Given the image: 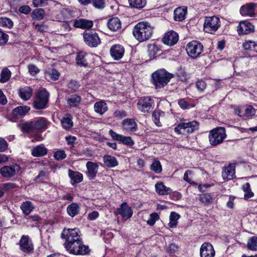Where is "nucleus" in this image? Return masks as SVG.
<instances>
[{
    "label": "nucleus",
    "mask_w": 257,
    "mask_h": 257,
    "mask_svg": "<svg viewBox=\"0 0 257 257\" xmlns=\"http://www.w3.org/2000/svg\"><path fill=\"white\" fill-rule=\"evenodd\" d=\"M154 27L147 22H140L134 27L133 33L139 42H144L150 39L153 35Z\"/></svg>",
    "instance_id": "obj_2"
},
{
    "label": "nucleus",
    "mask_w": 257,
    "mask_h": 257,
    "mask_svg": "<svg viewBox=\"0 0 257 257\" xmlns=\"http://www.w3.org/2000/svg\"><path fill=\"white\" fill-rule=\"evenodd\" d=\"M33 89L30 87L21 88L19 90L20 97L24 100L29 99L32 95Z\"/></svg>",
    "instance_id": "obj_29"
},
{
    "label": "nucleus",
    "mask_w": 257,
    "mask_h": 257,
    "mask_svg": "<svg viewBox=\"0 0 257 257\" xmlns=\"http://www.w3.org/2000/svg\"><path fill=\"white\" fill-rule=\"evenodd\" d=\"M30 110V107L28 106H19L13 110V114L16 116H23L25 115Z\"/></svg>",
    "instance_id": "obj_31"
},
{
    "label": "nucleus",
    "mask_w": 257,
    "mask_h": 257,
    "mask_svg": "<svg viewBox=\"0 0 257 257\" xmlns=\"http://www.w3.org/2000/svg\"><path fill=\"white\" fill-rule=\"evenodd\" d=\"M199 200L205 205L212 203L213 201V196L210 193L203 194L199 198Z\"/></svg>",
    "instance_id": "obj_46"
},
{
    "label": "nucleus",
    "mask_w": 257,
    "mask_h": 257,
    "mask_svg": "<svg viewBox=\"0 0 257 257\" xmlns=\"http://www.w3.org/2000/svg\"><path fill=\"white\" fill-rule=\"evenodd\" d=\"M61 236L65 239L64 246L66 250L74 254L84 255L89 253L87 246L83 245L80 231L77 228L64 229Z\"/></svg>",
    "instance_id": "obj_1"
},
{
    "label": "nucleus",
    "mask_w": 257,
    "mask_h": 257,
    "mask_svg": "<svg viewBox=\"0 0 257 257\" xmlns=\"http://www.w3.org/2000/svg\"><path fill=\"white\" fill-rule=\"evenodd\" d=\"M11 76V72L8 68H4L1 72L0 82L5 83L9 81Z\"/></svg>",
    "instance_id": "obj_43"
},
{
    "label": "nucleus",
    "mask_w": 257,
    "mask_h": 257,
    "mask_svg": "<svg viewBox=\"0 0 257 257\" xmlns=\"http://www.w3.org/2000/svg\"><path fill=\"white\" fill-rule=\"evenodd\" d=\"M156 191L161 195H166L172 192V189L167 187L162 182L157 183L155 184Z\"/></svg>",
    "instance_id": "obj_27"
},
{
    "label": "nucleus",
    "mask_w": 257,
    "mask_h": 257,
    "mask_svg": "<svg viewBox=\"0 0 257 257\" xmlns=\"http://www.w3.org/2000/svg\"><path fill=\"white\" fill-rule=\"evenodd\" d=\"M67 212L69 215L74 217L79 213V206L76 203H72L68 205L67 208Z\"/></svg>",
    "instance_id": "obj_36"
},
{
    "label": "nucleus",
    "mask_w": 257,
    "mask_h": 257,
    "mask_svg": "<svg viewBox=\"0 0 257 257\" xmlns=\"http://www.w3.org/2000/svg\"><path fill=\"white\" fill-rule=\"evenodd\" d=\"M257 43L254 41H246L243 44V47L246 50L256 51Z\"/></svg>",
    "instance_id": "obj_48"
},
{
    "label": "nucleus",
    "mask_w": 257,
    "mask_h": 257,
    "mask_svg": "<svg viewBox=\"0 0 257 257\" xmlns=\"http://www.w3.org/2000/svg\"><path fill=\"white\" fill-rule=\"evenodd\" d=\"M103 162L106 166L110 168H113L118 165L116 158L112 156H104L103 157Z\"/></svg>",
    "instance_id": "obj_34"
},
{
    "label": "nucleus",
    "mask_w": 257,
    "mask_h": 257,
    "mask_svg": "<svg viewBox=\"0 0 257 257\" xmlns=\"http://www.w3.org/2000/svg\"><path fill=\"white\" fill-rule=\"evenodd\" d=\"M86 166L87 170V177L90 180L94 179L98 172V164L96 163L89 161L87 162Z\"/></svg>",
    "instance_id": "obj_20"
},
{
    "label": "nucleus",
    "mask_w": 257,
    "mask_h": 257,
    "mask_svg": "<svg viewBox=\"0 0 257 257\" xmlns=\"http://www.w3.org/2000/svg\"><path fill=\"white\" fill-rule=\"evenodd\" d=\"M8 39L9 36L7 34L0 31V44L2 45L6 44Z\"/></svg>",
    "instance_id": "obj_62"
},
{
    "label": "nucleus",
    "mask_w": 257,
    "mask_h": 257,
    "mask_svg": "<svg viewBox=\"0 0 257 257\" xmlns=\"http://www.w3.org/2000/svg\"><path fill=\"white\" fill-rule=\"evenodd\" d=\"M222 176L224 180H230L235 177V166L229 165L225 167L222 172Z\"/></svg>",
    "instance_id": "obj_22"
},
{
    "label": "nucleus",
    "mask_w": 257,
    "mask_h": 257,
    "mask_svg": "<svg viewBox=\"0 0 257 257\" xmlns=\"http://www.w3.org/2000/svg\"><path fill=\"white\" fill-rule=\"evenodd\" d=\"M180 218V215L174 212H172L170 215V222L169 226L170 227H174L176 226L178 223V220Z\"/></svg>",
    "instance_id": "obj_44"
},
{
    "label": "nucleus",
    "mask_w": 257,
    "mask_h": 257,
    "mask_svg": "<svg viewBox=\"0 0 257 257\" xmlns=\"http://www.w3.org/2000/svg\"><path fill=\"white\" fill-rule=\"evenodd\" d=\"M138 109L143 113L151 111L155 107L154 100L150 97H143L139 99L137 102Z\"/></svg>",
    "instance_id": "obj_8"
},
{
    "label": "nucleus",
    "mask_w": 257,
    "mask_h": 257,
    "mask_svg": "<svg viewBox=\"0 0 257 257\" xmlns=\"http://www.w3.org/2000/svg\"><path fill=\"white\" fill-rule=\"evenodd\" d=\"M179 249V246L175 243H171L167 248V251L170 253H176Z\"/></svg>",
    "instance_id": "obj_55"
},
{
    "label": "nucleus",
    "mask_w": 257,
    "mask_h": 257,
    "mask_svg": "<svg viewBox=\"0 0 257 257\" xmlns=\"http://www.w3.org/2000/svg\"><path fill=\"white\" fill-rule=\"evenodd\" d=\"M29 72L32 75H35L37 73H38L40 71L39 69L34 64H29L28 66Z\"/></svg>",
    "instance_id": "obj_53"
},
{
    "label": "nucleus",
    "mask_w": 257,
    "mask_h": 257,
    "mask_svg": "<svg viewBox=\"0 0 257 257\" xmlns=\"http://www.w3.org/2000/svg\"><path fill=\"white\" fill-rule=\"evenodd\" d=\"M0 24L2 27L12 28L13 26V22L12 21L7 18H2L0 20Z\"/></svg>",
    "instance_id": "obj_50"
},
{
    "label": "nucleus",
    "mask_w": 257,
    "mask_h": 257,
    "mask_svg": "<svg viewBox=\"0 0 257 257\" xmlns=\"http://www.w3.org/2000/svg\"><path fill=\"white\" fill-rule=\"evenodd\" d=\"M172 77V74L164 69H161L152 74L151 81L156 88H162L168 84Z\"/></svg>",
    "instance_id": "obj_3"
},
{
    "label": "nucleus",
    "mask_w": 257,
    "mask_h": 257,
    "mask_svg": "<svg viewBox=\"0 0 257 257\" xmlns=\"http://www.w3.org/2000/svg\"><path fill=\"white\" fill-rule=\"evenodd\" d=\"M33 129L36 130H46L47 121L44 118H40L35 121H32Z\"/></svg>",
    "instance_id": "obj_32"
},
{
    "label": "nucleus",
    "mask_w": 257,
    "mask_h": 257,
    "mask_svg": "<svg viewBox=\"0 0 257 257\" xmlns=\"http://www.w3.org/2000/svg\"><path fill=\"white\" fill-rule=\"evenodd\" d=\"M21 167L19 165L15 164L12 166H5L3 167L0 172L2 176L6 178H10L19 173L21 170Z\"/></svg>",
    "instance_id": "obj_12"
},
{
    "label": "nucleus",
    "mask_w": 257,
    "mask_h": 257,
    "mask_svg": "<svg viewBox=\"0 0 257 257\" xmlns=\"http://www.w3.org/2000/svg\"><path fill=\"white\" fill-rule=\"evenodd\" d=\"M20 208L25 215H28L33 210L34 206L31 202L26 201L22 203Z\"/></svg>",
    "instance_id": "obj_33"
},
{
    "label": "nucleus",
    "mask_w": 257,
    "mask_h": 257,
    "mask_svg": "<svg viewBox=\"0 0 257 257\" xmlns=\"http://www.w3.org/2000/svg\"><path fill=\"white\" fill-rule=\"evenodd\" d=\"M54 157L57 160H62L64 159L66 157V154L63 150L58 151L54 154Z\"/></svg>",
    "instance_id": "obj_56"
},
{
    "label": "nucleus",
    "mask_w": 257,
    "mask_h": 257,
    "mask_svg": "<svg viewBox=\"0 0 257 257\" xmlns=\"http://www.w3.org/2000/svg\"><path fill=\"white\" fill-rule=\"evenodd\" d=\"M94 109L95 112L102 115L107 111V105L104 101H97L94 103Z\"/></svg>",
    "instance_id": "obj_26"
},
{
    "label": "nucleus",
    "mask_w": 257,
    "mask_h": 257,
    "mask_svg": "<svg viewBox=\"0 0 257 257\" xmlns=\"http://www.w3.org/2000/svg\"><path fill=\"white\" fill-rule=\"evenodd\" d=\"M81 98L78 94H73L67 99V103L70 107H77L81 102Z\"/></svg>",
    "instance_id": "obj_30"
},
{
    "label": "nucleus",
    "mask_w": 257,
    "mask_h": 257,
    "mask_svg": "<svg viewBox=\"0 0 257 257\" xmlns=\"http://www.w3.org/2000/svg\"><path fill=\"white\" fill-rule=\"evenodd\" d=\"M20 249L24 253H30L34 250V245L31 239L27 235H23L19 241Z\"/></svg>",
    "instance_id": "obj_11"
},
{
    "label": "nucleus",
    "mask_w": 257,
    "mask_h": 257,
    "mask_svg": "<svg viewBox=\"0 0 257 257\" xmlns=\"http://www.w3.org/2000/svg\"><path fill=\"white\" fill-rule=\"evenodd\" d=\"M91 3L93 7L98 9H103L105 7L104 0H93Z\"/></svg>",
    "instance_id": "obj_52"
},
{
    "label": "nucleus",
    "mask_w": 257,
    "mask_h": 257,
    "mask_svg": "<svg viewBox=\"0 0 257 257\" xmlns=\"http://www.w3.org/2000/svg\"><path fill=\"white\" fill-rule=\"evenodd\" d=\"M130 6L134 8L141 9L147 4V0H128Z\"/></svg>",
    "instance_id": "obj_39"
},
{
    "label": "nucleus",
    "mask_w": 257,
    "mask_h": 257,
    "mask_svg": "<svg viewBox=\"0 0 257 257\" xmlns=\"http://www.w3.org/2000/svg\"><path fill=\"white\" fill-rule=\"evenodd\" d=\"M49 75L50 76L51 79L55 81L59 79L60 76V73L58 72L57 70H56L55 69H53L49 73Z\"/></svg>",
    "instance_id": "obj_61"
},
{
    "label": "nucleus",
    "mask_w": 257,
    "mask_h": 257,
    "mask_svg": "<svg viewBox=\"0 0 257 257\" xmlns=\"http://www.w3.org/2000/svg\"><path fill=\"white\" fill-rule=\"evenodd\" d=\"M109 135L113 139V140L119 141L122 144L128 146H133L134 145V142L130 137H125L118 134L112 130H110L108 132Z\"/></svg>",
    "instance_id": "obj_13"
},
{
    "label": "nucleus",
    "mask_w": 257,
    "mask_h": 257,
    "mask_svg": "<svg viewBox=\"0 0 257 257\" xmlns=\"http://www.w3.org/2000/svg\"><path fill=\"white\" fill-rule=\"evenodd\" d=\"M255 113V110L251 106H248L245 109V115L247 116L253 115Z\"/></svg>",
    "instance_id": "obj_63"
},
{
    "label": "nucleus",
    "mask_w": 257,
    "mask_h": 257,
    "mask_svg": "<svg viewBox=\"0 0 257 257\" xmlns=\"http://www.w3.org/2000/svg\"><path fill=\"white\" fill-rule=\"evenodd\" d=\"M47 153L46 148L44 147L38 146L32 150V155L35 157H41L46 155Z\"/></svg>",
    "instance_id": "obj_38"
},
{
    "label": "nucleus",
    "mask_w": 257,
    "mask_h": 257,
    "mask_svg": "<svg viewBox=\"0 0 257 257\" xmlns=\"http://www.w3.org/2000/svg\"><path fill=\"white\" fill-rule=\"evenodd\" d=\"M242 189L244 192V199L245 200L254 196V193L252 191L250 184L248 182L245 183L242 186Z\"/></svg>",
    "instance_id": "obj_35"
},
{
    "label": "nucleus",
    "mask_w": 257,
    "mask_h": 257,
    "mask_svg": "<svg viewBox=\"0 0 257 257\" xmlns=\"http://www.w3.org/2000/svg\"><path fill=\"white\" fill-rule=\"evenodd\" d=\"M150 169L156 173H160L162 171V168L160 161L155 160L150 166Z\"/></svg>",
    "instance_id": "obj_47"
},
{
    "label": "nucleus",
    "mask_w": 257,
    "mask_h": 257,
    "mask_svg": "<svg viewBox=\"0 0 257 257\" xmlns=\"http://www.w3.org/2000/svg\"><path fill=\"white\" fill-rule=\"evenodd\" d=\"M93 26V23L91 20L84 19H79L74 21L73 26L75 28L83 29L91 28Z\"/></svg>",
    "instance_id": "obj_21"
},
{
    "label": "nucleus",
    "mask_w": 257,
    "mask_h": 257,
    "mask_svg": "<svg viewBox=\"0 0 257 257\" xmlns=\"http://www.w3.org/2000/svg\"><path fill=\"white\" fill-rule=\"evenodd\" d=\"M85 57V53L83 52L78 53L76 58L77 64L81 66H86L87 65V62Z\"/></svg>",
    "instance_id": "obj_40"
},
{
    "label": "nucleus",
    "mask_w": 257,
    "mask_h": 257,
    "mask_svg": "<svg viewBox=\"0 0 257 257\" xmlns=\"http://www.w3.org/2000/svg\"><path fill=\"white\" fill-rule=\"evenodd\" d=\"M116 211L122 216L124 220L131 218L133 213L131 207L128 206L126 202H123L120 207L117 209Z\"/></svg>",
    "instance_id": "obj_17"
},
{
    "label": "nucleus",
    "mask_w": 257,
    "mask_h": 257,
    "mask_svg": "<svg viewBox=\"0 0 257 257\" xmlns=\"http://www.w3.org/2000/svg\"><path fill=\"white\" fill-rule=\"evenodd\" d=\"M122 128L127 132H134L137 129V124L134 119L126 118L122 122Z\"/></svg>",
    "instance_id": "obj_23"
},
{
    "label": "nucleus",
    "mask_w": 257,
    "mask_h": 257,
    "mask_svg": "<svg viewBox=\"0 0 257 257\" xmlns=\"http://www.w3.org/2000/svg\"><path fill=\"white\" fill-rule=\"evenodd\" d=\"M49 92L45 89L41 90L38 92L36 98L33 102L34 107L37 109L45 108L49 101Z\"/></svg>",
    "instance_id": "obj_7"
},
{
    "label": "nucleus",
    "mask_w": 257,
    "mask_h": 257,
    "mask_svg": "<svg viewBox=\"0 0 257 257\" xmlns=\"http://www.w3.org/2000/svg\"><path fill=\"white\" fill-rule=\"evenodd\" d=\"M19 126L24 133H29L32 132L33 129L32 121L30 122H24L19 124Z\"/></svg>",
    "instance_id": "obj_41"
},
{
    "label": "nucleus",
    "mask_w": 257,
    "mask_h": 257,
    "mask_svg": "<svg viewBox=\"0 0 257 257\" xmlns=\"http://www.w3.org/2000/svg\"><path fill=\"white\" fill-rule=\"evenodd\" d=\"M62 125L65 130L71 128L73 126V121H72V117L70 115L64 117L61 121Z\"/></svg>",
    "instance_id": "obj_42"
},
{
    "label": "nucleus",
    "mask_w": 257,
    "mask_h": 257,
    "mask_svg": "<svg viewBox=\"0 0 257 257\" xmlns=\"http://www.w3.org/2000/svg\"><path fill=\"white\" fill-rule=\"evenodd\" d=\"M113 117L117 119H121L126 116V112L123 110H116L113 113Z\"/></svg>",
    "instance_id": "obj_57"
},
{
    "label": "nucleus",
    "mask_w": 257,
    "mask_h": 257,
    "mask_svg": "<svg viewBox=\"0 0 257 257\" xmlns=\"http://www.w3.org/2000/svg\"><path fill=\"white\" fill-rule=\"evenodd\" d=\"M165 113L160 110H155L152 114L153 120L155 124L158 126H161L162 123L160 122V118L164 116Z\"/></svg>",
    "instance_id": "obj_37"
},
{
    "label": "nucleus",
    "mask_w": 257,
    "mask_h": 257,
    "mask_svg": "<svg viewBox=\"0 0 257 257\" xmlns=\"http://www.w3.org/2000/svg\"><path fill=\"white\" fill-rule=\"evenodd\" d=\"M247 247L251 250H257V237L252 236L250 237L248 240Z\"/></svg>",
    "instance_id": "obj_45"
},
{
    "label": "nucleus",
    "mask_w": 257,
    "mask_h": 257,
    "mask_svg": "<svg viewBox=\"0 0 257 257\" xmlns=\"http://www.w3.org/2000/svg\"><path fill=\"white\" fill-rule=\"evenodd\" d=\"M80 85L75 80H71L68 84V87L74 91H76L79 87Z\"/></svg>",
    "instance_id": "obj_59"
},
{
    "label": "nucleus",
    "mask_w": 257,
    "mask_h": 257,
    "mask_svg": "<svg viewBox=\"0 0 257 257\" xmlns=\"http://www.w3.org/2000/svg\"><path fill=\"white\" fill-rule=\"evenodd\" d=\"M8 147L7 141L3 138H0V152H5Z\"/></svg>",
    "instance_id": "obj_60"
},
{
    "label": "nucleus",
    "mask_w": 257,
    "mask_h": 257,
    "mask_svg": "<svg viewBox=\"0 0 257 257\" xmlns=\"http://www.w3.org/2000/svg\"><path fill=\"white\" fill-rule=\"evenodd\" d=\"M47 176V172L44 171H41L34 179V181L36 182H41L46 178Z\"/></svg>",
    "instance_id": "obj_54"
},
{
    "label": "nucleus",
    "mask_w": 257,
    "mask_h": 257,
    "mask_svg": "<svg viewBox=\"0 0 257 257\" xmlns=\"http://www.w3.org/2000/svg\"><path fill=\"white\" fill-rule=\"evenodd\" d=\"M124 48L119 44L113 45L110 49L111 56L115 60H118L122 58L124 55Z\"/></svg>",
    "instance_id": "obj_15"
},
{
    "label": "nucleus",
    "mask_w": 257,
    "mask_h": 257,
    "mask_svg": "<svg viewBox=\"0 0 257 257\" xmlns=\"http://www.w3.org/2000/svg\"><path fill=\"white\" fill-rule=\"evenodd\" d=\"M68 175L71 179V183L73 185L80 183L83 180V175L78 172L73 171L69 169L68 170Z\"/></svg>",
    "instance_id": "obj_25"
},
{
    "label": "nucleus",
    "mask_w": 257,
    "mask_h": 257,
    "mask_svg": "<svg viewBox=\"0 0 257 257\" xmlns=\"http://www.w3.org/2000/svg\"><path fill=\"white\" fill-rule=\"evenodd\" d=\"M203 49V45L196 41L189 43L186 47V50L188 55L193 58H196L201 53Z\"/></svg>",
    "instance_id": "obj_10"
},
{
    "label": "nucleus",
    "mask_w": 257,
    "mask_h": 257,
    "mask_svg": "<svg viewBox=\"0 0 257 257\" xmlns=\"http://www.w3.org/2000/svg\"><path fill=\"white\" fill-rule=\"evenodd\" d=\"M226 137L225 129L223 127H218L211 130L209 134V140L211 145L216 146L223 142Z\"/></svg>",
    "instance_id": "obj_4"
},
{
    "label": "nucleus",
    "mask_w": 257,
    "mask_h": 257,
    "mask_svg": "<svg viewBox=\"0 0 257 257\" xmlns=\"http://www.w3.org/2000/svg\"><path fill=\"white\" fill-rule=\"evenodd\" d=\"M196 87L198 91L202 92L206 88V84L204 81L202 80H198L196 82Z\"/></svg>",
    "instance_id": "obj_58"
},
{
    "label": "nucleus",
    "mask_w": 257,
    "mask_h": 257,
    "mask_svg": "<svg viewBox=\"0 0 257 257\" xmlns=\"http://www.w3.org/2000/svg\"><path fill=\"white\" fill-rule=\"evenodd\" d=\"M199 123L195 120L179 123L175 128L174 131L177 134L185 135L192 133L199 128Z\"/></svg>",
    "instance_id": "obj_5"
},
{
    "label": "nucleus",
    "mask_w": 257,
    "mask_h": 257,
    "mask_svg": "<svg viewBox=\"0 0 257 257\" xmlns=\"http://www.w3.org/2000/svg\"><path fill=\"white\" fill-rule=\"evenodd\" d=\"M201 257H214L215 251L213 246L208 242L203 243L200 249Z\"/></svg>",
    "instance_id": "obj_16"
},
{
    "label": "nucleus",
    "mask_w": 257,
    "mask_h": 257,
    "mask_svg": "<svg viewBox=\"0 0 257 257\" xmlns=\"http://www.w3.org/2000/svg\"><path fill=\"white\" fill-rule=\"evenodd\" d=\"M33 18L37 20H42L45 16V11L42 9L34 10L32 13Z\"/></svg>",
    "instance_id": "obj_49"
},
{
    "label": "nucleus",
    "mask_w": 257,
    "mask_h": 257,
    "mask_svg": "<svg viewBox=\"0 0 257 257\" xmlns=\"http://www.w3.org/2000/svg\"><path fill=\"white\" fill-rule=\"evenodd\" d=\"M107 26L110 30L116 31L120 28L121 22L118 18L113 17L108 20Z\"/></svg>",
    "instance_id": "obj_28"
},
{
    "label": "nucleus",
    "mask_w": 257,
    "mask_h": 257,
    "mask_svg": "<svg viewBox=\"0 0 257 257\" xmlns=\"http://www.w3.org/2000/svg\"><path fill=\"white\" fill-rule=\"evenodd\" d=\"M159 218V216L157 213H153L150 214V218L147 221V223L152 226L154 225L156 221L158 220Z\"/></svg>",
    "instance_id": "obj_51"
},
{
    "label": "nucleus",
    "mask_w": 257,
    "mask_h": 257,
    "mask_svg": "<svg viewBox=\"0 0 257 257\" xmlns=\"http://www.w3.org/2000/svg\"><path fill=\"white\" fill-rule=\"evenodd\" d=\"M254 30V27L247 21L240 22L237 27V33L239 35L248 34L253 32Z\"/></svg>",
    "instance_id": "obj_14"
},
{
    "label": "nucleus",
    "mask_w": 257,
    "mask_h": 257,
    "mask_svg": "<svg viewBox=\"0 0 257 257\" xmlns=\"http://www.w3.org/2000/svg\"><path fill=\"white\" fill-rule=\"evenodd\" d=\"M220 26V21L216 16L207 17L204 19L203 30L204 32L212 34L216 32Z\"/></svg>",
    "instance_id": "obj_6"
},
{
    "label": "nucleus",
    "mask_w": 257,
    "mask_h": 257,
    "mask_svg": "<svg viewBox=\"0 0 257 257\" xmlns=\"http://www.w3.org/2000/svg\"><path fill=\"white\" fill-rule=\"evenodd\" d=\"M254 3L246 4L240 9V14L243 16L254 17L255 16V7Z\"/></svg>",
    "instance_id": "obj_19"
},
{
    "label": "nucleus",
    "mask_w": 257,
    "mask_h": 257,
    "mask_svg": "<svg viewBox=\"0 0 257 257\" xmlns=\"http://www.w3.org/2000/svg\"><path fill=\"white\" fill-rule=\"evenodd\" d=\"M19 11L20 13L27 15L30 13L31 9L29 6L26 5L20 7Z\"/></svg>",
    "instance_id": "obj_64"
},
{
    "label": "nucleus",
    "mask_w": 257,
    "mask_h": 257,
    "mask_svg": "<svg viewBox=\"0 0 257 257\" xmlns=\"http://www.w3.org/2000/svg\"><path fill=\"white\" fill-rule=\"evenodd\" d=\"M178 35L176 32L170 31L165 34L163 38V42L167 45L173 46L178 42Z\"/></svg>",
    "instance_id": "obj_18"
},
{
    "label": "nucleus",
    "mask_w": 257,
    "mask_h": 257,
    "mask_svg": "<svg viewBox=\"0 0 257 257\" xmlns=\"http://www.w3.org/2000/svg\"><path fill=\"white\" fill-rule=\"evenodd\" d=\"M187 14V8L179 7L174 11V19L176 21L181 22L185 19Z\"/></svg>",
    "instance_id": "obj_24"
},
{
    "label": "nucleus",
    "mask_w": 257,
    "mask_h": 257,
    "mask_svg": "<svg viewBox=\"0 0 257 257\" xmlns=\"http://www.w3.org/2000/svg\"><path fill=\"white\" fill-rule=\"evenodd\" d=\"M83 37L86 44L90 47H96L101 43L98 34L94 31H85Z\"/></svg>",
    "instance_id": "obj_9"
}]
</instances>
